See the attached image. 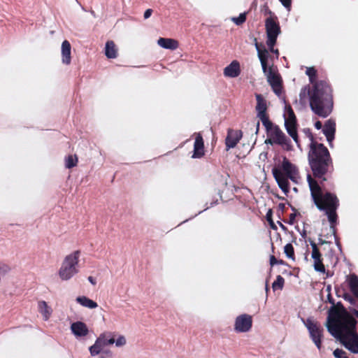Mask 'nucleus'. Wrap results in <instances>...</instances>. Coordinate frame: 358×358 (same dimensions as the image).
<instances>
[{
	"mask_svg": "<svg viewBox=\"0 0 358 358\" xmlns=\"http://www.w3.org/2000/svg\"><path fill=\"white\" fill-rule=\"evenodd\" d=\"M357 321L348 313H335L334 317L329 316L327 329L336 338L352 353L358 354V334L356 332Z\"/></svg>",
	"mask_w": 358,
	"mask_h": 358,
	"instance_id": "obj_1",
	"label": "nucleus"
},
{
	"mask_svg": "<svg viewBox=\"0 0 358 358\" xmlns=\"http://www.w3.org/2000/svg\"><path fill=\"white\" fill-rule=\"evenodd\" d=\"M309 96L311 110L317 115L326 117L332 110L333 103L329 85L324 81L315 83L313 88L304 87L299 94L301 102H306V95Z\"/></svg>",
	"mask_w": 358,
	"mask_h": 358,
	"instance_id": "obj_2",
	"label": "nucleus"
},
{
	"mask_svg": "<svg viewBox=\"0 0 358 358\" xmlns=\"http://www.w3.org/2000/svg\"><path fill=\"white\" fill-rule=\"evenodd\" d=\"M307 181L315 205L320 210L325 212L331 224H334L337 218L336 211L338 207V199L336 196L330 192L324 194L321 186L310 174L307 175Z\"/></svg>",
	"mask_w": 358,
	"mask_h": 358,
	"instance_id": "obj_3",
	"label": "nucleus"
},
{
	"mask_svg": "<svg viewBox=\"0 0 358 358\" xmlns=\"http://www.w3.org/2000/svg\"><path fill=\"white\" fill-rule=\"evenodd\" d=\"M308 161L313 176L318 179L322 178L328 171L331 164L327 148L322 143L312 142L308 153Z\"/></svg>",
	"mask_w": 358,
	"mask_h": 358,
	"instance_id": "obj_4",
	"label": "nucleus"
},
{
	"mask_svg": "<svg viewBox=\"0 0 358 358\" xmlns=\"http://www.w3.org/2000/svg\"><path fill=\"white\" fill-rule=\"evenodd\" d=\"M272 171L279 187L285 194L289 191L288 180L297 183L299 179L298 169L286 158H284L280 169L275 168Z\"/></svg>",
	"mask_w": 358,
	"mask_h": 358,
	"instance_id": "obj_5",
	"label": "nucleus"
},
{
	"mask_svg": "<svg viewBox=\"0 0 358 358\" xmlns=\"http://www.w3.org/2000/svg\"><path fill=\"white\" fill-rule=\"evenodd\" d=\"M80 255V251L76 250L64 257L58 271L62 280H69L79 272Z\"/></svg>",
	"mask_w": 358,
	"mask_h": 358,
	"instance_id": "obj_6",
	"label": "nucleus"
},
{
	"mask_svg": "<svg viewBox=\"0 0 358 358\" xmlns=\"http://www.w3.org/2000/svg\"><path fill=\"white\" fill-rule=\"evenodd\" d=\"M263 125L266 130L267 138L265 140L266 144H278L280 145L287 144V138L277 125H274L270 120H268V124Z\"/></svg>",
	"mask_w": 358,
	"mask_h": 358,
	"instance_id": "obj_7",
	"label": "nucleus"
},
{
	"mask_svg": "<svg viewBox=\"0 0 358 358\" xmlns=\"http://www.w3.org/2000/svg\"><path fill=\"white\" fill-rule=\"evenodd\" d=\"M303 323L309 331L312 341L317 346V349L320 350L322 347V338L323 336L322 327L317 322L312 318H308L306 321H303Z\"/></svg>",
	"mask_w": 358,
	"mask_h": 358,
	"instance_id": "obj_8",
	"label": "nucleus"
},
{
	"mask_svg": "<svg viewBox=\"0 0 358 358\" xmlns=\"http://www.w3.org/2000/svg\"><path fill=\"white\" fill-rule=\"evenodd\" d=\"M265 27L267 35V45L274 46L277 37L280 33V26L273 18L269 17L266 20Z\"/></svg>",
	"mask_w": 358,
	"mask_h": 358,
	"instance_id": "obj_9",
	"label": "nucleus"
},
{
	"mask_svg": "<svg viewBox=\"0 0 358 358\" xmlns=\"http://www.w3.org/2000/svg\"><path fill=\"white\" fill-rule=\"evenodd\" d=\"M255 97L257 99L256 110L257 113V117L260 119L262 124H268V117L266 115V101L259 94H256Z\"/></svg>",
	"mask_w": 358,
	"mask_h": 358,
	"instance_id": "obj_10",
	"label": "nucleus"
},
{
	"mask_svg": "<svg viewBox=\"0 0 358 358\" xmlns=\"http://www.w3.org/2000/svg\"><path fill=\"white\" fill-rule=\"evenodd\" d=\"M252 317L247 314L239 315L236 317L234 324V329L237 332H247L252 327Z\"/></svg>",
	"mask_w": 358,
	"mask_h": 358,
	"instance_id": "obj_11",
	"label": "nucleus"
},
{
	"mask_svg": "<svg viewBox=\"0 0 358 358\" xmlns=\"http://www.w3.org/2000/svg\"><path fill=\"white\" fill-rule=\"evenodd\" d=\"M264 73L266 76L268 82L272 87L273 90L279 96L282 90L281 79L280 76L275 73L271 67L267 69V72Z\"/></svg>",
	"mask_w": 358,
	"mask_h": 358,
	"instance_id": "obj_12",
	"label": "nucleus"
},
{
	"mask_svg": "<svg viewBox=\"0 0 358 358\" xmlns=\"http://www.w3.org/2000/svg\"><path fill=\"white\" fill-rule=\"evenodd\" d=\"M288 118L285 120V122L287 131L294 141L297 142L298 136L296 129V117L290 106L288 108Z\"/></svg>",
	"mask_w": 358,
	"mask_h": 358,
	"instance_id": "obj_13",
	"label": "nucleus"
},
{
	"mask_svg": "<svg viewBox=\"0 0 358 358\" xmlns=\"http://www.w3.org/2000/svg\"><path fill=\"white\" fill-rule=\"evenodd\" d=\"M310 245L312 247L311 257L313 259V266L315 270L320 273H324L325 268L324 264H322V255L320 252V250L317 248V245L314 242H310Z\"/></svg>",
	"mask_w": 358,
	"mask_h": 358,
	"instance_id": "obj_14",
	"label": "nucleus"
},
{
	"mask_svg": "<svg viewBox=\"0 0 358 358\" xmlns=\"http://www.w3.org/2000/svg\"><path fill=\"white\" fill-rule=\"evenodd\" d=\"M106 346V345L104 343L103 338H102L101 334L95 341L94 344L90 346L89 348L91 356L94 357L99 355L100 353H104L106 355L110 354L109 350H103V348Z\"/></svg>",
	"mask_w": 358,
	"mask_h": 358,
	"instance_id": "obj_15",
	"label": "nucleus"
},
{
	"mask_svg": "<svg viewBox=\"0 0 358 358\" xmlns=\"http://www.w3.org/2000/svg\"><path fill=\"white\" fill-rule=\"evenodd\" d=\"M242 137V133L238 130H229L225 140L227 150L234 148Z\"/></svg>",
	"mask_w": 358,
	"mask_h": 358,
	"instance_id": "obj_16",
	"label": "nucleus"
},
{
	"mask_svg": "<svg viewBox=\"0 0 358 358\" xmlns=\"http://www.w3.org/2000/svg\"><path fill=\"white\" fill-rule=\"evenodd\" d=\"M71 330L76 337H84L89 332L87 325L83 322H76L71 324Z\"/></svg>",
	"mask_w": 358,
	"mask_h": 358,
	"instance_id": "obj_17",
	"label": "nucleus"
},
{
	"mask_svg": "<svg viewBox=\"0 0 358 358\" xmlns=\"http://www.w3.org/2000/svg\"><path fill=\"white\" fill-rule=\"evenodd\" d=\"M323 133L327 137V140L331 145L334 138V134L336 131V124L334 121L329 120L324 124L323 128Z\"/></svg>",
	"mask_w": 358,
	"mask_h": 358,
	"instance_id": "obj_18",
	"label": "nucleus"
},
{
	"mask_svg": "<svg viewBox=\"0 0 358 358\" xmlns=\"http://www.w3.org/2000/svg\"><path fill=\"white\" fill-rule=\"evenodd\" d=\"M255 47L257 50L258 57L260 60L263 72H267V69H268L267 64L268 58L269 57L268 51L264 48L261 49L257 41L255 42Z\"/></svg>",
	"mask_w": 358,
	"mask_h": 358,
	"instance_id": "obj_19",
	"label": "nucleus"
},
{
	"mask_svg": "<svg viewBox=\"0 0 358 358\" xmlns=\"http://www.w3.org/2000/svg\"><path fill=\"white\" fill-rule=\"evenodd\" d=\"M204 155V145L201 135L197 134L194 145L193 158H200Z\"/></svg>",
	"mask_w": 358,
	"mask_h": 358,
	"instance_id": "obj_20",
	"label": "nucleus"
},
{
	"mask_svg": "<svg viewBox=\"0 0 358 358\" xmlns=\"http://www.w3.org/2000/svg\"><path fill=\"white\" fill-rule=\"evenodd\" d=\"M241 72L240 65L237 61H233L229 65L224 69V75L226 77L236 78L239 76Z\"/></svg>",
	"mask_w": 358,
	"mask_h": 358,
	"instance_id": "obj_21",
	"label": "nucleus"
},
{
	"mask_svg": "<svg viewBox=\"0 0 358 358\" xmlns=\"http://www.w3.org/2000/svg\"><path fill=\"white\" fill-rule=\"evenodd\" d=\"M71 44L65 40L62 43V63L69 65L71 63Z\"/></svg>",
	"mask_w": 358,
	"mask_h": 358,
	"instance_id": "obj_22",
	"label": "nucleus"
},
{
	"mask_svg": "<svg viewBox=\"0 0 358 358\" xmlns=\"http://www.w3.org/2000/svg\"><path fill=\"white\" fill-rule=\"evenodd\" d=\"M157 44L163 48L169 50H176L178 47L177 41L167 38H159Z\"/></svg>",
	"mask_w": 358,
	"mask_h": 358,
	"instance_id": "obj_23",
	"label": "nucleus"
},
{
	"mask_svg": "<svg viewBox=\"0 0 358 358\" xmlns=\"http://www.w3.org/2000/svg\"><path fill=\"white\" fill-rule=\"evenodd\" d=\"M105 55L109 59L116 58L117 56V49L113 41H108L106 43Z\"/></svg>",
	"mask_w": 358,
	"mask_h": 358,
	"instance_id": "obj_24",
	"label": "nucleus"
},
{
	"mask_svg": "<svg viewBox=\"0 0 358 358\" xmlns=\"http://www.w3.org/2000/svg\"><path fill=\"white\" fill-rule=\"evenodd\" d=\"M76 301L82 306L89 309H94L98 307L96 302L85 296H78Z\"/></svg>",
	"mask_w": 358,
	"mask_h": 358,
	"instance_id": "obj_25",
	"label": "nucleus"
},
{
	"mask_svg": "<svg viewBox=\"0 0 358 358\" xmlns=\"http://www.w3.org/2000/svg\"><path fill=\"white\" fill-rule=\"evenodd\" d=\"M347 281L351 292L358 298V277L355 274L350 275L348 276Z\"/></svg>",
	"mask_w": 358,
	"mask_h": 358,
	"instance_id": "obj_26",
	"label": "nucleus"
},
{
	"mask_svg": "<svg viewBox=\"0 0 358 358\" xmlns=\"http://www.w3.org/2000/svg\"><path fill=\"white\" fill-rule=\"evenodd\" d=\"M38 308L39 311L43 315L44 320H48L52 313L50 308L48 306L45 301H40L38 303Z\"/></svg>",
	"mask_w": 358,
	"mask_h": 358,
	"instance_id": "obj_27",
	"label": "nucleus"
},
{
	"mask_svg": "<svg viewBox=\"0 0 358 358\" xmlns=\"http://www.w3.org/2000/svg\"><path fill=\"white\" fill-rule=\"evenodd\" d=\"M102 338H103L104 343L107 345H111L115 344L116 336L114 332L106 331L101 334Z\"/></svg>",
	"mask_w": 358,
	"mask_h": 358,
	"instance_id": "obj_28",
	"label": "nucleus"
},
{
	"mask_svg": "<svg viewBox=\"0 0 358 358\" xmlns=\"http://www.w3.org/2000/svg\"><path fill=\"white\" fill-rule=\"evenodd\" d=\"M285 280L284 278L278 275L275 279V280L272 284V287L273 290H276L278 289H282L284 286Z\"/></svg>",
	"mask_w": 358,
	"mask_h": 358,
	"instance_id": "obj_29",
	"label": "nucleus"
},
{
	"mask_svg": "<svg viewBox=\"0 0 358 358\" xmlns=\"http://www.w3.org/2000/svg\"><path fill=\"white\" fill-rule=\"evenodd\" d=\"M78 158L76 155H69L66 159V167L71 169L76 166Z\"/></svg>",
	"mask_w": 358,
	"mask_h": 358,
	"instance_id": "obj_30",
	"label": "nucleus"
},
{
	"mask_svg": "<svg viewBox=\"0 0 358 358\" xmlns=\"http://www.w3.org/2000/svg\"><path fill=\"white\" fill-rule=\"evenodd\" d=\"M284 252L288 258L294 260V248L291 243H287V245H285V246L284 247Z\"/></svg>",
	"mask_w": 358,
	"mask_h": 358,
	"instance_id": "obj_31",
	"label": "nucleus"
},
{
	"mask_svg": "<svg viewBox=\"0 0 358 358\" xmlns=\"http://www.w3.org/2000/svg\"><path fill=\"white\" fill-rule=\"evenodd\" d=\"M306 73L309 77L310 82L314 85L315 83L316 70L313 67H308Z\"/></svg>",
	"mask_w": 358,
	"mask_h": 358,
	"instance_id": "obj_32",
	"label": "nucleus"
},
{
	"mask_svg": "<svg viewBox=\"0 0 358 358\" xmlns=\"http://www.w3.org/2000/svg\"><path fill=\"white\" fill-rule=\"evenodd\" d=\"M127 344V338L124 335L118 334L115 338V345L117 348H122Z\"/></svg>",
	"mask_w": 358,
	"mask_h": 358,
	"instance_id": "obj_33",
	"label": "nucleus"
},
{
	"mask_svg": "<svg viewBox=\"0 0 358 358\" xmlns=\"http://www.w3.org/2000/svg\"><path fill=\"white\" fill-rule=\"evenodd\" d=\"M246 20L245 13H241L238 17H232L231 20L236 24L237 25H240L243 24Z\"/></svg>",
	"mask_w": 358,
	"mask_h": 358,
	"instance_id": "obj_34",
	"label": "nucleus"
},
{
	"mask_svg": "<svg viewBox=\"0 0 358 358\" xmlns=\"http://www.w3.org/2000/svg\"><path fill=\"white\" fill-rule=\"evenodd\" d=\"M333 355L336 358H348L346 355V352L338 348L334 351Z\"/></svg>",
	"mask_w": 358,
	"mask_h": 358,
	"instance_id": "obj_35",
	"label": "nucleus"
},
{
	"mask_svg": "<svg viewBox=\"0 0 358 358\" xmlns=\"http://www.w3.org/2000/svg\"><path fill=\"white\" fill-rule=\"evenodd\" d=\"M270 264L271 266H273L275 264H282V261H278L274 256H271L270 258Z\"/></svg>",
	"mask_w": 358,
	"mask_h": 358,
	"instance_id": "obj_36",
	"label": "nucleus"
},
{
	"mask_svg": "<svg viewBox=\"0 0 358 358\" xmlns=\"http://www.w3.org/2000/svg\"><path fill=\"white\" fill-rule=\"evenodd\" d=\"M282 4L287 8L289 9L292 0H279Z\"/></svg>",
	"mask_w": 358,
	"mask_h": 358,
	"instance_id": "obj_37",
	"label": "nucleus"
},
{
	"mask_svg": "<svg viewBox=\"0 0 358 358\" xmlns=\"http://www.w3.org/2000/svg\"><path fill=\"white\" fill-rule=\"evenodd\" d=\"M152 13V10L150 8L147 9L144 13V18L148 19L149 18Z\"/></svg>",
	"mask_w": 358,
	"mask_h": 358,
	"instance_id": "obj_38",
	"label": "nucleus"
},
{
	"mask_svg": "<svg viewBox=\"0 0 358 358\" xmlns=\"http://www.w3.org/2000/svg\"><path fill=\"white\" fill-rule=\"evenodd\" d=\"M270 51L275 53L277 56L279 55L278 50L274 49V46H268Z\"/></svg>",
	"mask_w": 358,
	"mask_h": 358,
	"instance_id": "obj_39",
	"label": "nucleus"
},
{
	"mask_svg": "<svg viewBox=\"0 0 358 358\" xmlns=\"http://www.w3.org/2000/svg\"><path fill=\"white\" fill-rule=\"evenodd\" d=\"M88 280L93 285H95L96 284V280L92 276H89L88 277Z\"/></svg>",
	"mask_w": 358,
	"mask_h": 358,
	"instance_id": "obj_40",
	"label": "nucleus"
},
{
	"mask_svg": "<svg viewBox=\"0 0 358 358\" xmlns=\"http://www.w3.org/2000/svg\"><path fill=\"white\" fill-rule=\"evenodd\" d=\"M268 222H269V225H270L271 229H273L274 230L277 229V227H276V225L275 224V223L273 222V221L272 220H271Z\"/></svg>",
	"mask_w": 358,
	"mask_h": 358,
	"instance_id": "obj_41",
	"label": "nucleus"
},
{
	"mask_svg": "<svg viewBox=\"0 0 358 358\" xmlns=\"http://www.w3.org/2000/svg\"><path fill=\"white\" fill-rule=\"evenodd\" d=\"M315 127L317 129H320L322 127L321 122L317 121L315 123Z\"/></svg>",
	"mask_w": 358,
	"mask_h": 358,
	"instance_id": "obj_42",
	"label": "nucleus"
},
{
	"mask_svg": "<svg viewBox=\"0 0 358 358\" xmlns=\"http://www.w3.org/2000/svg\"><path fill=\"white\" fill-rule=\"evenodd\" d=\"M266 218H267V220L269 222L271 220H272L271 218V210H269L268 212L266 214Z\"/></svg>",
	"mask_w": 358,
	"mask_h": 358,
	"instance_id": "obj_43",
	"label": "nucleus"
},
{
	"mask_svg": "<svg viewBox=\"0 0 358 358\" xmlns=\"http://www.w3.org/2000/svg\"><path fill=\"white\" fill-rule=\"evenodd\" d=\"M294 217H295V215L294 214H291L290 215V224L293 223V220L294 219Z\"/></svg>",
	"mask_w": 358,
	"mask_h": 358,
	"instance_id": "obj_44",
	"label": "nucleus"
},
{
	"mask_svg": "<svg viewBox=\"0 0 358 358\" xmlns=\"http://www.w3.org/2000/svg\"><path fill=\"white\" fill-rule=\"evenodd\" d=\"M352 314L357 317V316H358V310H353Z\"/></svg>",
	"mask_w": 358,
	"mask_h": 358,
	"instance_id": "obj_45",
	"label": "nucleus"
},
{
	"mask_svg": "<svg viewBox=\"0 0 358 358\" xmlns=\"http://www.w3.org/2000/svg\"><path fill=\"white\" fill-rule=\"evenodd\" d=\"M259 122H257L256 123V133H257V132H258V131H259Z\"/></svg>",
	"mask_w": 358,
	"mask_h": 358,
	"instance_id": "obj_46",
	"label": "nucleus"
},
{
	"mask_svg": "<svg viewBox=\"0 0 358 358\" xmlns=\"http://www.w3.org/2000/svg\"><path fill=\"white\" fill-rule=\"evenodd\" d=\"M345 299L351 301V297L349 295H345Z\"/></svg>",
	"mask_w": 358,
	"mask_h": 358,
	"instance_id": "obj_47",
	"label": "nucleus"
},
{
	"mask_svg": "<svg viewBox=\"0 0 358 358\" xmlns=\"http://www.w3.org/2000/svg\"><path fill=\"white\" fill-rule=\"evenodd\" d=\"M278 223H279L280 227H282L283 229H285V227L281 222H278Z\"/></svg>",
	"mask_w": 358,
	"mask_h": 358,
	"instance_id": "obj_48",
	"label": "nucleus"
},
{
	"mask_svg": "<svg viewBox=\"0 0 358 358\" xmlns=\"http://www.w3.org/2000/svg\"><path fill=\"white\" fill-rule=\"evenodd\" d=\"M326 243V241H322V239H320V243H321V244H324V243Z\"/></svg>",
	"mask_w": 358,
	"mask_h": 358,
	"instance_id": "obj_49",
	"label": "nucleus"
},
{
	"mask_svg": "<svg viewBox=\"0 0 358 358\" xmlns=\"http://www.w3.org/2000/svg\"><path fill=\"white\" fill-rule=\"evenodd\" d=\"M91 13H92V15H94V16L95 15L94 12L93 10L91 11Z\"/></svg>",
	"mask_w": 358,
	"mask_h": 358,
	"instance_id": "obj_50",
	"label": "nucleus"
},
{
	"mask_svg": "<svg viewBox=\"0 0 358 358\" xmlns=\"http://www.w3.org/2000/svg\"><path fill=\"white\" fill-rule=\"evenodd\" d=\"M268 287L266 286V292H268Z\"/></svg>",
	"mask_w": 358,
	"mask_h": 358,
	"instance_id": "obj_51",
	"label": "nucleus"
},
{
	"mask_svg": "<svg viewBox=\"0 0 358 358\" xmlns=\"http://www.w3.org/2000/svg\"><path fill=\"white\" fill-rule=\"evenodd\" d=\"M294 191H297L296 187L294 188Z\"/></svg>",
	"mask_w": 358,
	"mask_h": 358,
	"instance_id": "obj_52",
	"label": "nucleus"
},
{
	"mask_svg": "<svg viewBox=\"0 0 358 358\" xmlns=\"http://www.w3.org/2000/svg\"><path fill=\"white\" fill-rule=\"evenodd\" d=\"M357 318H358V315H357Z\"/></svg>",
	"mask_w": 358,
	"mask_h": 358,
	"instance_id": "obj_53",
	"label": "nucleus"
}]
</instances>
